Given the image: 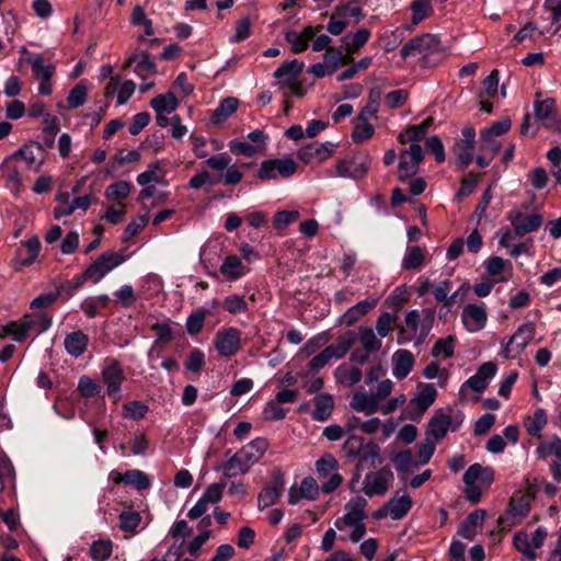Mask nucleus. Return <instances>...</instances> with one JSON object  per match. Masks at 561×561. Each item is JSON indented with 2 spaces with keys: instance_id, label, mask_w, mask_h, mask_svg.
<instances>
[{
  "instance_id": "8",
  "label": "nucleus",
  "mask_w": 561,
  "mask_h": 561,
  "mask_svg": "<svg viewBox=\"0 0 561 561\" xmlns=\"http://www.w3.org/2000/svg\"><path fill=\"white\" fill-rule=\"evenodd\" d=\"M476 131L473 127L467 126L462 129V138L456 144L454 150L457 156V165L465 170L473 159L476 144Z\"/></svg>"
},
{
  "instance_id": "27",
  "label": "nucleus",
  "mask_w": 561,
  "mask_h": 561,
  "mask_svg": "<svg viewBox=\"0 0 561 561\" xmlns=\"http://www.w3.org/2000/svg\"><path fill=\"white\" fill-rule=\"evenodd\" d=\"M239 100L233 96L224 99L213 112L210 121L214 125H220L228 119L238 108Z\"/></svg>"
},
{
  "instance_id": "39",
  "label": "nucleus",
  "mask_w": 561,
  "mask_h": 561,
  "mask_svg": "<svg viewBox=\"0 0 561 561\" xmlns=\"http://www.w3.org/2000/svg\"><path fill=\"white\" fill-rule=\"evenodd\" d=\"M137 60L134 69L135 73L141 79L147 77V73L154 75L157 72L156 64L150 59L148 51L136 50Z\"/></svg>"
},
{
  "instance_id": "38",
  "label": "nucleus",
  "mask_w": 561,
  "mask_h": 561,
  "mask_svg": "<svg viewBox=\"0 0 561 561\" xmlns=\"http://www.w3.org/2000/svg\"><path fill=\"white\" fill-rule=\"evenodd\" d=\"M356 341V334L354 331H348L344 335H341L336 340V344L328 346L330 353L334 358H342Z\"/></svg>"
},
{
  "instance_id": "53",
  "label": "nucleus",
  "mask_w": 561,
  "mask_h": 561,
  "mask_svg": "<svg viewBox=\"0 0 561 561\" xmlns=\"http://www.w3.org/2000/svg\"><path fill=\"white\" fill-rule=\"evenodd\" d=\"M112 552V543L110 540H99L91 546L90 554L96 561L106 560Z\"/></svg>"
},
{
  "instance_id": "19",
  "label": "nucleus",
  "mask_w": 561,
  "mask_h": 561,
  "mask_svg": "<svg viewBox=\"0 0 561 561\" xmlns=\"http://www.w3.org/2000/svg\"><path fill=\"white\" fill-rule=\"evenodd\" d=\"M102 378L107 386V393L114 396L119 391L121 383L124 379L123 369L117 362H114L103 369Z\"/></svg>"
},
{
  "instance_id": "63",
  "label": "nucleus",
  "mask_w": 561,
  "mask_h": 561,
  "mask_svg": "<svg viewBox=\"0 0 561 561\" xmlns=\"http://www.w3.org/2000/svg\"><path fill=\"white\" fill-rule=\"evenodd\" d=\"M278 404L279 403L274 400V401H270L265 405V408L263 410V414H264V419L266 421H278V420H283L285 417L286 412Z\"/></svg>"
},
{
  "instance_id": "45",
  "label": "nucleus",
  "mask_w": 561,
  "mask_h": 561,
  "mask_svg": "<svg viewBox=\"0 0 561 561\" xmlns=\"http://www.w3.org/2000/svg\"><path fill=\"white\" fill-rule=\"evenodd\" d=\"M335 377L339 382L346 383L347 386L352 387L360 381L362 371L356 367H352L350 369L345 367H339L335 371Z\"/></svg>"
},
{
  "instance_id": "51",
  "label": "nucleus",
  "mask_w": 561,
  "mask_h": 561,
  "mask_svg": "<svg viewBox=\"0 0 561 561\" xmlns=\"http://www.w3.org/2000/svg\"><path fill=\"white\" fill-rule=\"evenodd\" d=\"M455 337L449 335L445 339H439L432 348V355L434 357L444 354L445 357H451L454 355Z\"/></svg>"
},
{
  "instance_id": "23",
  "label": "nucleus",
  "mask_w": 561,
  "mask_h": 561,
  "mask_svg": "<svg viewBox=\"0 0 561 561\" xmlns=\"http://www.w3.org/2000/svg\"><path fill=\"white\" fill-rule=\"evenodd\" d=\"M393 376L398 379L405 378L411 371L414 357L411 352L407 350H399L393 354Z\"/></svg>"
},
{
  "instance_id": "34",
  "label": "nucleus",
  "mask_w": 561,
  "mask_h": 561,
  "mask_svg": "<svg viewBox=\"0 0 561 561\" xmlns=\"http://www.w3.org/2000/svg\"><path fill=\"white\" fill-rule=\"evenodd\" d=\"M433 117H427L422 124L420 125H412L409 126L404 133H401L398 137V140L401 144H405L408 141H419L423 139L424 135L426 134L428 127L433 124Z\"/></svg>"
},
{
  "instance_id": "25",
  "label": "nucleus",
  "mask_w": 561,
  "mask_h": 561,
  "mask_svg": "<svg viewBox=\"0 0 561 561\" xmlns=\"http://www.w3.org/2000/svg\"><path fill=\"white\" fill-rule=\"evenodd\" d=\"M351 408L358 412L374 414L379 408V401L374 393L356 392L352 398Z\"/></svg>"
},
{
  "instance_id": "22",
  "label": "nucleus",
  "mask_w": 561,
  "mask_h": 561,
  "mask_svg": "<svg viewBox=\"0 0 561 561\" xmlns=\"http://www.w3.org/2000/svg\"><path fill=\"white\" fill-rule=\"evenodd\" d=\"M512 122L508 117H505L499 122L493 123L490 127L484 128L480 133L481 145L480 150H485L489 144L492 142L494 137L506 134L511 128Z\"/></svg>"
},
{
  "instance_id": "30",
  "label": "nucleus",
  "mask_w": 561,
  "mask_h": 561,
  "mask_svg": "<svg viewBox=\"0 0 561 561\" xmlns=\"http://www.w3.org/2000/svg\"><path fill=\"white\" fill-rule=\"evenodd\" d=\"M377 299H366L350 308L342 317V321L347 325H353L360 317L365 316L370 309L376 307Z\"/></svg>"
},
{
  "instance_id": "40",
  "label": "nucleus",
  "mask_w": 561,
  "mask_h": 561,
  "mask_svg": "<svg viewBox=\"0 0 561 561\" xmlns=\"http://www.w3.org/2000/svg\"><path fill=\"white\" fill-rule=\"evenodd\" d=\"M220 272L229 279L234 280L243 274V264L238 256L229 255L225 259V262L220 267Z\"/></svg>"
},
{
  "instance_id": "10",
  "label": "nucleus",
  "mask_w": 561,
  "mask_h": 561,
  "mask_svg": "<svg viewBox=\"0 0 561 561\" xmlns=\"http://www.w3.org/2000/svg\"><path fill=\"white\" fill-rule=\"evenodd\" d=\"M42 56H35L27 59L32 66L35 78L39 80L38 92L42 95H49L53 92L50 79L55 73L53 65H44Z\"/></svg>"
},
{
  "instance_id": "61",
  "label": "nucleus",
  "mask_w": 561,
  "mask_h": 561,
  "mask_svg": "<svg viewBox=\"0 0 561 561\" xmlns=\"http://www.w3.org/2000/svg\"><path fill=\"white\" fill-rule=\"evenodd\" d=\"M427 151L435 156V160L440 163L445 160V150L442 140L437 136H432L426 140Z\"/></svg>"
},
{
  "instance_id": "43",
  "label": "nucleus",
  "mask_w": 561,
  "mask_h": 561,
  "mask_svg": "<svg viewBox=\"0 0 561 561\" xmlns=\"http://www.w3.org/2000/svg\"><path fill=\"white\" fill-rule=\"evenodd\" d=\"M374 135V127L367 119L362 117L355 118V126L352 133V138L355 142H362L369 139Z\"/></svg>"
},
{
  "instance_id": "28",
  "label": "nucleus",
  "mask_w": 561,
  "mask_h": 561,
  "mask_svg": "<svg viewBox=\"0 0 561 561\" xmlns=\"http://www.w3.org/2000/svg\"><path fill=\"white\" fill-rule=\"evenodd\" d=\"M43 147L38 142H31L19 149L13 157L23 158L30 168L42 165L44 158L42 156Z\"/></svg>"
},
{
  "instance_id": "55",
  "label": "nucleus",
  "mask_w": 561,
  "mask_h": 561,
  "mask_svg": "<svg viewBox=\"0 0 561 561\" xmlns=\"http://www.w3.org/2000/svg\"><path fill=\"white\" fill-rule=\"evenodd\" d=\"M364 449V439L360 436L352 435L343 444V450L347 457H357Z\"/></svg>"
},
{
  "instance_id": "56",
  "label": "nucleus",
  "mask_w": 561,
  "mask_h": 561,
  "mask_svg": "<svg viewBox=\"0 0 561 561\" xmlns=\"http://www.w3.org/2000/svg\"><path fill=\"white\" fill-rule=\"evenodd\" d=\"M78 391L84 398H91L101 391V387L90 377L83 376L78 383Z\"/></svg>"
},
{
  "instance_id": "11",
  "label": "nucleus",
  "mask_w": 561,
  "mask_h": 561,
  "mask_svg": "<svg viewBox=\"0 0 561 561\" xmlns=\"http://www.w3.org/2000/svg\"><path fill=\"white\" fill-rule=\"evenodd\" d=\"M391 478L392 472L387 468L366 474L363 483L364 493L368 496L385 494Z\"/></svg>"
},
{
  "instance_id": "3",
  "label": "nucleus",
  "mask_w": 561,
  "mask_h": 561,
  "mask_svg": "<svg viewBox=\"0 0 561 561\" xmlns=\"http://www.w3.org/2000/svg\"><path fill=\"white\" fill-rule=\"evenodd\" d=\"M535 116L542 125L556 133H561V116L556 110V100L548 98L545 100H537L534 103Z\"/></svg>"
},
{
  "instance_id": "35",
  "label": "nucleus",
  "mask_w": 561,
  "mask_h": 561,
  "mask_svg": "<svg viewBox=\"0 0 561 561\" xmlns=\"http://www.w3.org/2000/svg\"><path fill=\"white\" fill-rule=\"evenodd\" d=\"M122 481L136 486L138 490H146L150 485L149 478L140 470H128L124 476L117 474L114 479L115 483H121Z\"/></svg>"
},
{
  "instance_id": "48",
  "label": "nucleus",
  "mask_w": 561,
  "mask_h": 561,
  "mask_svg": "<svg viewBox=\"0 0 561 561\" xmlns=\"http://www.w3.org/2000/svg\"><path fill=\"white\" fill-rule=\"evenodd\" d=\"M360 331V343L367 353L378 351L381 346V342L377 339L373 329L359 328Z\"/></svg>"
},
{
  "instance_id": "5",
  "label": "nucleus",
  "mask_w": 561,
  "mask_h": 561,
  "mask_svg": "<svg viewBox=\"0 0 561 561\" xmlns=\"http://www.w3.org/2000/svg\"><path fill=\"white\" fill-rule=\"evenodd\" d=\"M440 39L435 34H423L410 39L400 50L402 58L421 53H434L438 50Z\"/></svg>"
},
{
  "instance_id": "13",
  "label": "nucleus",
  "mask_w": 561,
  "mask_h": 561,
  "mask_svg": "<svg viewBox=\"0 0 561 561\" xmlns=\"http://www.w3.org/2000/svg\"><path fill=\"white\" fill-rule=\"evenodd\" d=\"M240 344V332L234 328H229L218 333L216 339V348L221 356L234 354Z\"/></svg>"
},
{
  "instance_id": "42",
  "label": "nucleus",
  "mask_w": 561,
  "mask_h": 561,
  "mask_svg": "<svg viewBox=\"0 0 561 561\" xmlns=\"http://www.w3.org/2000/svg\"><path fill=\"white\" fill-rule=\"evenodd\" d=\"M141 522V516L135 511H123L119 514V528L125 533H135Z\"/></svg>"
},
{
  "instance_id": "18",
  "label": "nucleus",
  "mask_w": 561,
  "mask_h": 561,
  "mask_svg": "<svg viewBox=\"0 0 561 561\" xmlns=\"http://www.w3.org/2000/svg\"><path fill=\"white\" fill-rule=\"evenodd\" d=\"M450 424L451 417L438 411L434 414L427 425L426 436L438 442L446 436Z\"/></svg>"
},
{
  "instance_id": "33",
  "label": "nucleus",
  "mask_w": 561,
  "mask_h": 561,
  "mask_svg": "<svg viewBox=\"0 0 561 561\" xmlns=\"http://www.w3.org/2000/svg\"><path fill=\"white\" fill-rule=\"evenodd\" d=\"M151 107L156 113H172L176 110L179 101L173 92L169 91L164 94H159L150 101Z\"/></svg>"
},
{
  "instance_id": "1",
  "label": "nucleus",
  "mask_w": 561,
  "mask_h": 561,
  "mask_svg": "<svg viewBox=\"0 0 561 561\" xmlns=\"http://www.w3.org/2000/svg\"><path fill=\"white\" fill-rule=\"evenodd\" d=\"M125 261V256L115 251H107L102 253L87 270L85 275H89L90 280L99 283L108 272Z\"/></svg>"
},
{
  "instance_id": "64",
  "label": "nucleus",
  "mask_w": 561,
  "mask_h": 561,
  "mask_svg": "<svg viewBox=\"0 0 561 561\" xmlns=\"http://www.w3.org/2000/svg\"><path fill=\"white\" fill-rule=\"evenodd\" d=\"M298 488L307 500H314L319 494L318 483L312 477L305 478Z\"/></svg>"
},
{
  "instance_id": "54",
  "label": "nucleus",
  "mask_w": 561,
  "mask_h": 561,
  "mask_svg": "<svg viewBox=\"0 0 561 561\" xmlns=\"http://www.w3.org/2000/svg\"><path fill=\"white\" fill-rule=\"evenodd\" d=\"M299 211L298 210H283L278 211L274 219H273V226L277 230H282L286 228L289 224L296 221L299 218Z\"/></svg>"
},
{
  "instance_id": "58",
  "label": "nucleus",
  "mask_w": 561,
  "mask_h": 561,
  "mask_svg": "<svg viewBox=\"0 0 561 561\" xmlns=\"http://www.w3.org/2000/svg\"><path fill=\"white\" fill-rule=\"evenodd\" d=\"M424 262V254L420 247L410 249L408 256L403 260V267L405 270L419 268Z\"/></svg>"
},
{
  "instance_id": "47",
  "label": "nucleus",
  "mask_w": 561,
  "mask_h": 561,
  "mask_svg": "<svg viewBox=\"0 0 561 561\" xmlns=\"http://www.w3.org/2000/svg\"><path fill=\"white\" fill-rule=\"evenodd\" d=\"M411 10L413 12L411 22L413 25H416L431 12V0H414L411 3Z\"/></svg>"
},
{
  "instance_id": "6",
  "label": "nucleus",
  "mask_w": 561,
  "mask_h": 561,
  "mask_svg": "<svg viewBox=\"0 0 561 561\" xmlns=\"http://www.w3.org/2000/svg\"><path fill=\"white\" fill-rule=\"evenodd\" d=\"M508 220L517 237H524L527 233L536 231L542 224V216L539 214L528 215L520 210H512L508 214Z\"/></svg>"
},
{
  "instance_id": "32",
  "label": "nucleus",
  "mask_w": 561,
  "mask_h": 561,
  "mask_svg": "<svg viewBox=\"0 0 561 561\" xmlns=\"http://www.w3.org/2000/svg\"><path fill=\"white\" fill-rule=\"evenodd\" d=\"M334 409V402L332 396L328 393H321L314 398V411L312 415L318 421H325L332 414Z\"/></svg>"
},
{
  "instance_id": "7",
  "label": "nucleus",
  "mask_w": 561,
  "mask_h": 561,
  "mask_svg": "<svg viewBox=\"0 0 561 561\" xmlns=\"http://www.w3.org/2000/svg\"><path fill=\"white\" fill-rule=\"evenodd\" d=\"M535 336V324L527 322L520 325L510 339L504 353L507 358L519 355Z\"/></svg>"
},
{
  "instance_id": "26",
  "label": "nucleus",
  "mask_w": 561,
  "mask_h": 561,
  "mask_svg": "<svg viewBox=\"0 0 561 561\" xmlns=\"http://www.w3.org/2000/svg\"><path fill=\"white\" fill-rule=\"evenodd\" d=\"M251 466L245 461L242 456L237 451L231 458L222 463L218 469H221L226 478L237 477L249 472Z\"/></svg>"
},
{
  "instance_id": "24",
  "label": "nucleus",
  "mask_w": 561,
  "mask_h": 561,
  "mask_svg": "<svg viewBox=\"0 0 561 561\" xmlns=\"http://www.w3.org/2000/svg\"><path fill=\"white\" fill-rule=\"evenodd\" d=\"M437 396L436 389L432 385H422L417 394L411 400V404L415 407L419 414H423L435 401Z\"/></svg>"
},
{
  "instance_id": "16",
  "label": "nucleus",
  "mask_w": 561,
  "mask_h": 561,
  "mask_svg": "<svg viewBox=\"0 0 561 561\" xmlns=\"http://www.w3.org/2000/svg\"><path fill=\"white\" fill-rule=\"evenodd\" d=\"M304 70V64L297 59L284 62L275 72L274 76L279 79L277 85L283 89L286 84L294 83Z\"/></svg>"
},
{
  "instance_id": "50",
  "label": "nucleus",
  "mask_w": 561,
  "mask_h": 561,
  "mask_svg": "<svg viewBox=\"0 0 561 561\" xmlns=\"http://www.w3.org/2000/svg\"><path fill=\"white\" fill-rule=\"evenodd\" d=\"M123 415L133 420H141L145 417L148 407L140 401H131L123 407Z\"/></svg>"
},
{
  "instance_id": "52",
  "label": "nucleus",
  "mask_w": 561,
  "mask_h": 561,
  "mask_svg": "<svg viewBox=\"0 0 561 561\" xmlns=\"http://www.w3.org/2000/svg\"><path fill=\"white\" fill-rule=\"evenodd\" d=\"M87 88L83 84H77L73 87L67 98V103L70 108H77L84 104L87 100Z\"/></svg>"
},
{
  "instance_id": "21",
  "label": "nucleus",
  "mask_w": 561,
  "mask_h": 561,
  "mask_svg": "<svg viewBox=\"0 0 561 561\" xmlns=\"http://www.w3.org/2000/svg\"><path fill=\"white\" fill-rule=\"evenodd\" d=\"M485 515L486 512L484 510H477L469 514L468 517L460 525L458 534L468 540H473L476 536L474 528H481L483 526Z\"/></svg>"
},
{
  "instance_id": "20",
  "label": "nucleus",
  "mask_w": 561,
  "mask_h": 561,
  "mask_svg": "<svg viewBox=\"0 0 561 561\" xmlns=\"http://www.w3.org/2000/svg\"><path fill=\"white\" fill-rule=\"evenodd\" d=\"M268 448V442L265 438L259 437L253 439L247 446L239 449L242 458L250 463V466L257 462Z\"/></svg>"
},
{
  "instance_id": "17",
  "label": "nucleus",
  "mask_w": 561,
  "mask_h": 561,
  "mask_svg": "<svg viewBox=\"0 0 561 561\" xmlns=\"http://www.w3.org/2000/svg\"><path fill=\"white\" fill-rule=\"evenodd\" d=\"M496 373V365L492 362L482 364L477 374L467 380V386L477 391L482 392L488 387V380Z\"/></svg>"
},
{
  "instance_id": "14",
  "label": "nucleus",
  "mask_w": 561,
  "mask_h": 561,
  "mask_svg": "<svg viewBox=\"0 0 561 561\" xmlns=\"http://www.w3.org/2000/svg\"><path fill=\"white\" fill-rule=\"evenodd\" d=\"M462 322L471 332L481 330L486 322V312L484 307L479 305H467L462 311Z\"/></svg>"
},
{
  "instance_id": "29",
  "label": "nucleus",
  "mask_w": 561,
  "mask_h": 561,
  "mask_svg": "<svg viewBox=\"0 0 561 561\" xmlns=\"http://www.w3.org/2000/svg\"><path fill=\"white\" fill-rule=\"evenodd\" d=\"M88 342L87 334L82 331H76L66 336L64 344L70 355L78 357L85 352Z\"/></svg>"
},
{
  "instance_id": "62",
  "label": "nucleus",
  "mask_w": 561,
  "mask_h": 561,
  "mask_svg": "<svg viewBox=\"0 0 561 561\" xmlns=\"http://www.w3.org/2000/svg\"><path fill=\"white\" fill-rule=\"evenodd\" d=\"M342 50L335 48H328L324 55V64L328 68V73L331 75L341 66Z\"/></svg>"
},
{
  "instance_id": "12",
  "label": "nucleus",
  "mask_w": 561,
  "mask_h": 561,
  "mask_svg": "<svg viewBox=\"0 0 561 561\" xmlns=\"http://www.w3.org/2000/svg\"><path fill=\"white\" fill-rule=\"evenodd\" d=\"M284 488V474L280 470H275L272 474V482L265 486L257 496V506L264 510L272 506L279 499Z\"/></svg>"
},
{
  "instance_id": "60",
  "label": "nucleus",
  "mask_w": 561,
  "mask_h": 561,
  "mask_svg": "<svg viewBox=\"0 0 561 561\" xmlns=\"http://www.w3.org/2000/svg\"><path fill=\"white\" fill-rule=\"evenodd\" d=\"M277 172L283 178H288L297 171V163L291 158L272 159Z\"/></svg>"
},
{
  "instance_id": "4",
  "label": "nucleus",
  "mask_w": 561,
  "mask_h": 561,
  "mask_svg": "<svg viewBox=\"0 0 561 561\" xmlns=\"http://www.w3.org/2000/svg\"><path fill=\"white\" fill-rule=\"evenodd\" d=\"M533 499L534 493L513 496L506 511V517H500L497 520L501 530L510 529L515 524V522L506 524L510 518L525 517L529 512L530 502Z\"/></svg>"
},
{
  "instance_id": "2",
  "label": "nucleus",
  "mask_w": 561,
  "mask_h": 561,
  "mask_svg": "<svg viewBox=\"0 0 561 561\" xmlns=\"http://www.w3.org/2000/svg\"><path fill=\"white\" fill-rule=\"evenodd\" d=\"M399 180L405 181L419 172L424 154L419 144H412L409 149L400 151Z\"/></svg>"
},
{
  "instance_id": "31",
  "label": "nucleus",
  "mask_w": 561,
  "mask_h": 561,
  "mask_svg": "<svg viewBox=\"0 0 561 561\" xmlns=\"http://www.w3.org/2000/svg\"><path fill=\"white\" fill-rule=\"evenodd\" d=\"M478 479L486 484H491L494 479V472L491 468L482 467L480 463L471 465L463 474V482L469 484Z\"/></svg>"
},
{
  "instance_id": "57",
  "label": "nucleus",
  "mask_w": 561,
  "mask_h": 561,
  "mask_svg": "<svg viewBox=\"0 0 561 561\" xmlns=\"http://www.w3.org/2000/svg\"><path fill=\"white\" fill-rule=\"evenodd\" d=\"M149 215L145 214L131 220L125 228L123 241L127 242L130 238L136 236L148 222Z\"/></svg>"
},
{
  "instance_id": "41",
  "label": "nucleus",
  "mask_w": 561,
  "mask_h": 561,
  "mask_svg": "<svg viewBox=\"0 0 561 561\" xmlns=\"http://www.w3.org/2000/svg\"><path fill=\"white\" fill-rule=\"evenodd\" d=\"M348 7H337L331 14V21L328 24V31L332 35H340L347 26L345 18Z\"/></svg>"
},
{
  "instance_id": "37",
  "label": "nucleus",
  "mask_w": 561,
  "mask_h": 561,
  "mask_svg": "<svg viewBox=\"0 0 561 561\" xmlns=\"http://www.w3.org/2000/svg\"><path fill=\"white\" fill-rule=\"evenodd\" d=\"M547 424V414L543 409H538L533 416L524 420V426L529 435L534 437L541 436V430Z\"/></svg>"
},
{
  "instance_id": "15",
  "label": "nucleus",
  "mask_w": 561,
  "mask_h": 561,
  "mask_svg": "<svg viewBox=\"0 0 561 561\" xmlns=\"http://www.w3.org/2000/svg\"><path fill=\"white\" fill-rule=\"evenodd\" d=\"M333 149L329 148L324 144L311 142L304 146L298 151L299 159L305 163H311L313 161H322L331 157Z\"/></svg>"
},
{
  "instance_id": "49",
  "label": "nucleus",
  "mask_w": 561,
  "mask_h": 561,
  "mask_svg": "<svg viewBox=\"0 0 561 561\" xmlns=\"http://www.w3.org/2000/svg\"><path fill=\"white\" fill-rule=\"evenodd\" d=\"M392 461L397 469L401 472H408L412 467L419 466V463L413 459L411 450H403L398 453Z\"/></svg>"
},
{
  "instance_id": "9",
  "label": "nucleus",
  "mask_w": 561,
  "mask_h": 561,
  "mask_svg": "<svg viewBox=\"0 0 561 561\" xmlns=\"http://www.w3.org/2000/svg\"><path fill=\"white\" fill-rule=\"evenodd\" d=\"M367 501L364 497H355L346 505L347 513L335 520V527L342 530L345 526H354L363 523L366 518L365 507Z\"/></svg>"
},
{
  "instance_id": "59",
  "label": "nucleus",
  "mask_w": 561,
  "mask_h": 561,
  "mask_svg": "<svg viewBox=\"0 0 561 561\" xmlns=\"http://www.w3.org/2000/svg\"><path fill=\"white\" fill-rule=\"evenodd\" d=\"M513 543L516 550H518L529 559H535L537 557L536 552H534L530 549V542L528 540V535L526 533H517L514 536Z\"/></svg>"
},
{
  "instance_id": "44",
  "label": "nucleus",
  "mask_w": 561,
  "mask_h": 561,
  "mask_svg": "<svg viewBox=\"0 0 561 561\" xmlns=\"http://www.w3.org/2000/svg\"><path fill=\"white\" fill-rule=\"evenodd\" d=\"M537 453L543 459L552 455L561 458V438L553 436L549 442H541L537 447Z\"/></svg>"
},
{
  "instance_id": "36",
  "label": "nucleus",
  "mask_w": 561,
  "mask_h": 561,
  "mask_svg": "<svg viewBox=\"0 0 561 561\" xmlns=\"http://www.w3.org/2000/svg\"><path fill=\"white\" fill-rule=\"evenodd\" d=\"M389 508V515L392 519L402 518L411 508V497L404 492L400 497H392L387 502Z\"/></svg>"
},
{
  "instance_id": "46",
  "label": "nucleus",
  "mask_w": 561,
  "mask_h": 561,
  "mask_svg": "<svg viewBox=\"0 0 561 561\" xmlns=\"http://www.w3.org/2000/svg\"><path fill=\"white\" fill-rule=\"evenodd\" d=\"M131 190V184L127 181H119L110 185L105 192L107 199L121 201L125 199Z\"/></svg>"
}]
</instances>
